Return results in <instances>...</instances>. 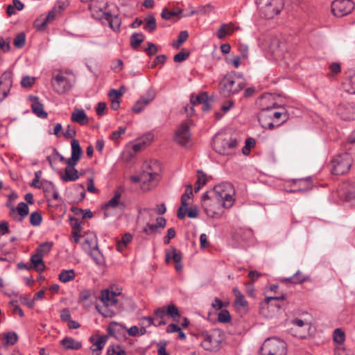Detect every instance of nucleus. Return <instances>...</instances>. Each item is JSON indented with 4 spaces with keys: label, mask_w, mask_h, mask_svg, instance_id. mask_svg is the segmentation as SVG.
Wrapping results in <instances>:
<instances>
[{
    "label": "nucleus",
    "mask_w": 355,
    "mask_h": 355,
    "mask_svg": "<svg viewBox=\"0 0 355 355\" xmlns=\"http://www.w3.org/2000/svg\"><path fill=\"white\" fill-rule=\"evenodd\" d=\"M228 189H232V185L229 182L222 183L215 186L214 188L216 198L219 200H223V206L225 208L231 207L234 202L233 196L231 193L227 192Z\"/></svg>",
    "instance_id": "8"
},
{
    "label": "nucleus",
    "mask_w": 355,
    "mask_h": 355,
    "mask_svg": "<svg viewBox=\"0 0 355 355\" xmlns=\"http://www.w3.org/2000/svg\"><path fill=\"white\" fill-rule=\"evenodd\" d=\"M218 320L222 323H227L230 322L231 315L227 309H221L218 315Z\"/></svg>",
    "instance_id": "45"
},
{
    "label": "nucleus",
    "mask_w": 355,
    "mask_h": 355,
    "mask_svg": "<svg viewBox=\"0 0 355 355\" xmlns=\"http://www.w3.org/2000/svg\"><path fill=\"white\" fill-rule=\"evenodd\" d=\"M78 178V171L75 168L66 167L64 175H61V179L64 182L76 181Z\"/></svg>",
    "instance_id": "22"
},
{
    "label": "nucleus",
    "mask_w": 355,
    "mask_h": 355,
    "mask_svg": "<svg viewBox=\"0 0 355 355\" xmlns=\"http://www.w3.org/2000/svg\"><path fill=\"white\" fill-rule=\"evenodd\" d=\"M144 35L141 33H134L130 37V46L133 49H137L144 40Z\"/></svg>",
    "instance_id": "25"
},
{
    "label": "nucleus",
    "mask_w": 355,
    "mask_h": 355,
    "mask_svg": "<svg viewBox=\"0 0 355 355\" xmlns=\"http://www.w3.org/2000/svg\"><path fill=\"white\" fill-rule=\"evenodd\" d=\"M286 343L277 337L268 338L259 349L261 355H286Z\"/></svg>",
    "instance_id": "3"
},
{
    "label": "nucleus",
    "mask_w": 355,
    "mask_h": 355,
    "mask_svg": "<svg viewBox=\"0 0 355 355\" xmlns=\"http://www.w3.org/2000/svg\"><path fill=\"white\" fill-rule=\"evenodd\" d=\"M42 220V216L40 212L34 211L30 216V223L33 226H39Z\"/></svg>",
    "instance_id": "41"
},
{
    "label": "nucleus",
    "mask_w": 355,
    "mask_h": 355,
    "mask_svg": "<svg viewBox=\"0 0 355 355\" xmlns=\"http://www.w3.org/2000/svg\"><path fill=\"white\" fill-rule=\"evenodd\" d=\"M182 12V9H179L177 12L175 11H170L166 8H164L161 13V17L162 19L169 20L173 17L178 16L181 14Z\"/></svg>",
    "instance_id": "37"
},
{
    "label": "nucleus",
    "mask_w": 355,
    "mask_h": 355,
    "mask_svg": "<svg viewBox=\"0 0 355 355\" xmlns=\"http://www.w3.org/2000/svg\"><path fill=\"white\" fill-rule=\"evenodd\" d=\"M157 175L158 173L156 172L144 171L143 173H141V176H143V178L141 180V182L144 183H146V182H152Z\"/></svg>",
    "instance_id": "46"
},
{
    "label": "nucleus",
    "mask_w": 355,
    "mask_h": 355,
    "mask_svg": "<svg viewBox=\"0 0 355 355\" xmlns=\"http://www.w3.org/2000/svg\"><path fill=\"white\" fill-rule=\"evenodd\" d=\"M190 139L189 121H184L175 132L174 141L182 146H186Z\"/></svg>",
    "instance_id": "10"
},
{
    "label": "nucleus",
    "mask_w": 355,
    "mask_h": 355,
    "mask_svg": "<svg viewBox=\"0 0 355 355\" xmlns=\"http://www.w3.org/2000/svg\"><path fill=\"white\" fill-rule=\"evenodd\" d=\"M308 279V277L304 276L300 271H297L292 277L282 279V282H291L293 284H301Z\"/></svg>",
    "instance_id": "26"
},
{
    "label": "nucleus",
    "mask_w": 355,
    "mask_h": 355,
    "mask_svg": "<svg viewBox=\"0 0 355 355\" xmlns=\"http://www.w3.org/2000/svg\"><path fill=\"white\" fill-rule=\"evenodd\" d=\"M207 182V175L202 171L198 170L197 171V181L196 184L203 187Z\"/></svg>",
    "instance_id": "47"
},
{
    "label": "nucleus",
    "mask_w": 355,
    "mask_h": 355,
    "mask_svg": "<svg viewBox=\"0 0 355 355\" xmlns=\"http://www.w3.org/2000/svg\"><path fill=\"white\" fill-rule=\"evenodd\" d=\"M10 304L12 306L13 313H17L20 317L24 316V311L21 307L17 304V301H11Z\"/></svg>",
    "instance_id": "59"
},
{
    "label": "nucleus",
    "mask_w": 355,
    "mask_h": 355,
    "mask_svg": "<svg viewBox=\"0 0 355 355\" xmlns=\"http://www.w3.org/2000/svg\"><path fill=\"white\" fill-rule=\"evenodd\" d=\"M157 231L155 224L147 223L143 228V232L147 235H150Z\"/></svg>",
    "instance_id": "56"
},
{
    "label": "nucleus",
    "mask_w": 355,
    "mask_h": 355,
    "mask_svg": "<svg viewBox=\"0 0 355 355\" xmlns=\"http://www.w3.org/2000/svg\"><path fill=\"white\" fill-rule=\"evenodd\" d=\"M105 19L108 22L109 26L116 33L120 31V26L121 24V19L119 15H112L110 12L105 13Z\"/></svg>",
    "instance_id": "17"
},
{
    "label": "nucleus",
    "mask_w": 355,
    "mask_h": 355,
    "mask_svg": "<svg viewBox=\"0 0 355 355\" xmlns=\"http://www.w3.org/2000/svg\"><path fill=\"white\" fill-rule=\"evenodd\" d=\"M123 89V87H121L119 89H112L109 92L110 97L114 100H119L120 97L123 94V92L122 91Z\"/></svg>",
    "instance_id": "52"
},
{
    "label": "nucleus",
    "mask_w": 355,
    "mask_h": 355,
    "mask_svg": "<svg viewBox=\"0 0 355 355\" xmlns=\"http://www.w3.org/2000/svg\"><path fill=\"white\" fill-rule=\"evenodd\" d=\"M53 245V243L49 241L42 243L36 249L35 254H40L43 257L51 250Z\"/></svg>",
    "instance_id": "29"
},
{
    "label": "nucleus",
    "mask_w": 355,
    "mask_h": 355,
    "mask_svg": "<svg viewBox=\"0 0 355 355\" xmlns=\"http://www.w3.org/2000/svg\"><path fill=\"white\" fill-rule=\"evenodd\" d=\"M166 311L164 307L158 308L155 311V315L159 319H165Z\"/></svg>",
    "instance_id": "63"
},
{
    "label": "nucleus",
    "mask_w": 355,
    "mask_h": 355,
    "mask_svg": "<svg viewBox=\"0 0 355 355\" xmlns=\"http://www.w3.org/2000/svg\"><path fill=\"white\" fill-rule=\"evenodd\" d=\"M51 85L53 90L58 94H64L71 88L69 80L61 74H58L52 79Z\"/></svg>",
    "instance_id": "11"
},
{
    "label": "nucleus",
    "mask_w": 355,
    "mask_h": 355,
    "mask_svg": "<svg viewBox=\"0 0 355 355\" xmlns=\"http://www.w3.org/2000/svg\"><path fill=\"white\" fill-rule=\"evenodd\" d=\"M148 48H146L144 51L149 56L151 57L158 52L157 46L151 42H148Z\"/></svg>",
    "instance_id": "51"
},
{
    "label": "nucleus",
    "mask_w": 355,
    "mask_h": 355,
    "mask_svg": "<svg viewBox=\"0 0 355 355\" xmlns=\"http://www.w3.org/2000/svg\"><path fill=\"white\" fill-rule=\"evenodd\" d=\"M288 118L289 114L284 108H282V111H275L273 110L272 107L262 108L258 114V121L261 126L270 130L280 126Z\"/></svg>",
    "instance_id": "1"
},
{
    "label": "nucleus",
    "mask_w": 355,
    "mask_h": 355,
    "mask_svg": "<svg viewBox=\"0 0 355 355\" xmlns=\"http://www.w3.org/2000/svg\"><path fill=\"white\" fill-rule=\"evenodd\" d=\"M20 301L22 304L27 306L28 308H33L35 305V302L33 300H31L29 297L26 296H22L20 297Z\"/></svg>",
    "instance_id": "61"
},
{
    "label": "nucleus",
    "mask_w": 355,
    "mask_h": 355,
    "mask_svg": "<svg viewBox=\"0 0 355 355\" xmlns=\"http://www.w3.org/2000/svg\"><path fill=\"white\" fill-rule=\"evenodd\" d=\"M75 272L73 269L62 270L58 275V279L63 283L69 282L75 278Z\"/></svg>",
    "instance_id": "28"
},
{
    "label": "nucleus",
    "mask_w": 355,
    "mask_h": 355,
    "mask_svg": "<svg viewBox=\"0 0 355 355\" xmlns=\"http://www.w3.org/2000/svg\"><path fill=\"white\" fill-rule=\"evenodd\" d=\"M171 259H173L175 263L182 261V254L179 250H177L175 247H171L169 250L166 251V262L169 263Z\"/></svg>",
    "instance_id": "19"
},
{
    "label": "nucleus",
    "mask_w": 355,
    "mask_h": 355,
    "mask_svg": "<svg viewBox=\"0 0 355 355\" xmlns=\"http://www.w3.org/2000/svg\"><path fill=\"white\" fill-rule=\"evenodd\" d=\"M213 148L216 153L220 155H228L230 150L237 145L236 139L227 134L218 133L213 138Z\"/></svg>",
    "instance_id": "5"
},
{
    "label": "nucleus",
    "mask_w": 355,
    "mask_h": 355,
    "mask_svg": "<svg viewBox=\"0 0 355 355\" xmlns=\"http://www.w3.org/2000/svg\"><path fill=\"white\" fill-rule=\"evenodd\" d=\"M125 132V128L119 127L118 130L114 131L110 135V139L112 140H117L122 134Z\"/></svg>",
    "instance_id": "60"
},
{
    "label": "nucleus",
    "mask_w": 355,
    "mask_h": 355,
    "mask_svg": "<svg viewBox=\"0 0 355 355\" xmlns=\"http://www.w3.org/2000/svg\"><path fill=\"white\" fill-rule=\"evenodd\" d=\"M29 213L28 206L24 202H19L17 207H12L9 216L16 222L21 223Z\"/></svg>",
    "instance_id": "12"
},
{
    "label": "nucleus",
    "mask_w": 355,
    "mask_h": 355,
    "mask_svg": "<svg viewBox=\"0 0 355 355\" xmlns=\"http://www.w3.org/2000/svg\"><path fill=\"white\" fill-rule=\"evenodd\" d=\"M107 355H126L124 349H121L119 345H110L107 350Z\"/></svg>",
    "instance_id": "39"
},
{
    "label": "nucleus",
    "mask_w": 355,
    "mask_h": 355,
    "mask_svg": "<svg viewBox=\"0 0 355 355\" xmlns=\"http://www.w3.org/2000/svg\"><path fill=\"white\" fill-rule=\"evenodd\" d=\"M189 37V33L187 31H182L178 36V40L174 42L172 46L175 49H178Z\"/></svg>",
    "instance_id": "35"
},
{
    "label": "nucleus",
    "mask_w": 355,
    "mask_h": 355,
    "mask_svg": "<svg viewBox=\"0 0 355 355\" xmlns=\"http://www.w3.org/2000/svg\"><path fill=\"white\" fill-rule=\"evenodd\" d=\"M60 318L63 322H69L71 320V313L68 309H64L62 311Z\"/></svg>",
    "instance_id": "62"
},
{
    "label": "nucleus",
    "mask_w": 355,
    "mask_h": 355,
    "mask_svg": "<svg viewBox=\"0 0 355 355\" xmlns=\"http://www.w3.org/2000/svg\"><path fill=\"white\" fill-rule=\"evenodd\" d=\"M109 208H119L120 211H123L125 208V203L121 202L120 200L112 197L102 207L103 209H107Z\"/></svg>",
    "instance_id": "23"
},
{
    "label": "nucleus",
    "mask_w": 355,
    "mask_h": 355,
    "mask_svg": "<svg viewBox=\"0 0 355 355\" xmlns=\"http://www.w3.org/2000/svg\"><path fill=\"white\" fill-rule=\"evenodd\" d=\"M244 86L243 83H239L236 85L232 74L230 73L225 76L220 81L219 92L223 96L229 97L238 94L243 89Z\"/></svg>",
    "instance_id": "6"
},
{
    "label": "nucleus",
    "mask_w": 355,
    "mask_h": 355,
    "mask_svg": "<svg viewBox=\"0 0 355 355\" xmlns=\"http://www.w3.org/2000/svg\"><path fill=\"white\" fill-rule=\"evenodd\" d=\"M166 313L167 315H170L175 321H178V318L180 317L179 311L177 306H175L174 304H171L168 306Z\"/></svg>",
    "instance_id": "40"
},
{
    "label": "nucleus",
    "mask_w": 355,
    "mask_h": 355,
    "mask_svg": "<svg viewBox=\"0 0 355 355\" xmlns=\"http://www.w3.org/2000/svg\"><path fill=\"white\" fill-rule=\"evenodd\" d=\"M29 98L33 102L31 105L33 112L41 119H46L48 114L44 110V105L40 102L39 98L35 96H30Z\"/></svg>",
    "instance_id": "16"
},
{
    "label": "nucleus",
    "mask_w": 355,
    "mask_h": 355,
    "mask_svg": "<svg viewBox=\"0 0 355 355\" xmlns=\"http://www.w3.org/2000/svg\"><path fill=\"white\" fill-rule=\"evenodd\" d=\"M354 9V3L352 0H335L331 4L332 13L338 17L347 15Z\"/></svg>",
    "instance_id": "9"
},
{
    "label": "nucleus",
    "mask_w": 355,
    "mask_h": 355,
    "mask_svg": "<svg viewBox=\"0 0 355 355\" xmlns=\"http://www.w3.org/2000/svg\"><path fill=\"white\" fill-rule=\"evenodd\" d=\"M89 255L98 266H101L103 263V254L98 248L97 243H96L93 249L89 250Z\"/></svg>",
    "instance_id": "27"
},
{
    "label": "nucleus",
    "mask_w": 355,
    "mask_h": 355,
    "mask_svg": "<svg viewBox=\"0 0 355 355\" xmlns=\"http://www.w3.org/2000/svg\"><path fill=\"white\" fill-rule=\"evenodd\" d=\"M155 97V92L148 89L144 96H142L133 105L132 110L135 113L141 112Z\"/></svg>",
    "instance_id": "13"
},
{
    "label": "nucleus",
    "mask_w": 355,
    "mask_h": 355,
    "mask_svg": "<svg viewBox=\"0 0 355 355\" xmlns=\"http://www.w3.org/2000/svg\"><path fill=\"white\" fill-rule=\"evenodd\" d=\"M26 43V35L24 33L21 32L17 35L14 39L13 44L15 47L21 49L24 47Z\"/></svg>",
    "instance_id": "36"
},
{
    "label": "nucleus",
    "mask_w": 355,
    "mask_h": 355,
    "mask_svg": "<svg viewBox=\"0 0 355 355\" xmlns=\"http://www.w3.org/2000/svg\"><path fill=\"white\" fill-rule=\"evenodd\" d=\"M63 135L66 139H72L76 136V132L74 128H72L69 125H68L67 130Z\"/></svg>",
    "instance_id": "58"
},
{
    "label": "nucleus",
    "mask_w": 355,
    "mask_h": 355,
    "mask_svg": "<svg viewBox=\"0 0 355 355\" xmlns=\"http://www.w3.org/2000/svg\"><path fill=\"white\" fill-rule=\"evenodd\" d=\"M71 155L80 159L83 155V150L80 146L79 141L76 139H73L71 142Z\"/></svg>",
    "instance_id": "31"
},
{
    "label": "nucleus",
    "mask_w": 355,
    "mask_h": 355,
    "mask_svg": "<svg viewBox=\"0 0 355 355\" xmlns=\"http://www.w3.org/2000/svg\"><path fill=\"white\" fill-rule=\"evenodd\" d=\"M202 337L201 346L205 350L216 352L220 349V345L224 341L225 334L219 329H214L210 333L203 334Z\"/></svg>",
    "instance_id": "4"
},
{
    "label": "nucleus",
    "mask_w": 355,
    "mask_h": 355,
    "mask_svg": "<svg viewBox=\"0 0 355 355\" xmlns=\"http://www.w3.org/2000/svg\"><path fill=\"white\" fill-rule=\"evenodd\" d=\"M132 236L130 233H125L123 236L121 241L118 242L117 249L121 251L132 241Z\"/></svg>",
    "instance_id": "38"
},
{
    "label": "nucleus",
    "mask_w": 355,
    "mask_h": 355,
    "mask_svg": "<svg viewBox=\"0 0 355 355\" xmlns=\"http://www.w3.org/2000/svg\"><path fill=\"white\" fill-rule=\"evenodd\" d=\"M47 21L46 19H37L33 24V26L35 28H36L37 31H42L45 29Z\"/></svg>",
    "instance_id": "53"
},
{
    "label": "nucleus",
    "mask_w": 355,
    "mask_h": 355,
    "mask_svg": "<svg viewBox=\"0 0 355 355\" xmlns=\"http://www.w3.org/2000/svg\"><path fill=\"white\" fill-rule=\"evenodd\" d=\"M333 338L335 343L342 345L345 340V334L341 329H336L333 333Z\"/></svg>",
    "instance_id": "32"
},
{
    "label": "nucleus",
    "mask_w": 355,
    "mask_h": 355,
    "mask_svg": "<svg viewBox=\"0 0 355 355\" xmlns=\"http://www.w3.org/2000/svg\"><path fill=\"white\" fill-rule=\"evenodd\" d=\"M41 189L43 190V192L45 194L49 193L53 191L54 189H55V184L47 180H42V187Z\"/></svg>",
    "instance_id": "44"
},
{
    "label": "nucleus",
    "mask_w": 355,
    "mask_h": 355,
    "mask_svg": "<svg viewBox=\"0 0 355 355\" xmlns=\"http://www.w3.org/2000/svg\"><path fill=\"white\" fill-rule=\"evenodd\" d=\"M107 338V337L106 336H102L95 343H94V345L97 347L96 349H92V350L93 352H96V355H100L101 351L103 349L105 345Z\"/></svg>",
    "instance_id": "34"
},
{
    "label": "nucleus",
    "mask_w": 355,
    "mask_h": 355,
    "mask_svg": "<svg viewBox=\"0 0 355 355\" xmlns=\"http://www.w3.org/2000/svg\"><path fill=\"white\" fill-rule=\"evenodd\" d=\"M6 343L7 345H12L17 343L18 340L17 334L15 332H8L5 336Z\"/></svg>",
    "instance_id": "50"
},
{
    "label": "nucleus",
    "mask_w": 355,
    "mask_h": 355,
    "mask_svg": "<svg viewBox=\"0 0 355 355\" xmlns=\"http://www.w3.org/2000/svg\"><path fill=\"white\" fill-rule=\"evenodd\" d=\"M70 225L73 230V231H80L82 228V221L74 217V216H70Z\"/></svg>",
    "instance_id": "48"
},
{
    "label": "nucleus",
    "mask_w": 355,
    "mask_h": 355,
    "mask_svg": "<svg viewBox=\"0 0 355 355\" xmlns=\"http://www.w3.org/2000/svg\"><path fill=\"white\" fill-rule=\"evenodd\" d=\"M167 341H160L157 344L158 349H157V354L158 355H169V354L166 352V345H167Z\"/></svg>",
    "instance_id": "55"
},
{
    "label": "nucleus",
    "mask_w": 355,
    "mask_h": 355,
    "mask_svg": "<svg viewBox=\"0 0 355 355\" xmlns=\"http://www.w3.org/2000/svg\"><path fill=\"white\" fill-rule=\"evenodd\" d=\"M42 258L43 257H42L40 254H35L31 257L30 261L32 263V265H31L32 270L34 269L39 272H42L45 270L46 265L44 264Z\"/></svg>",
    "instance_id": "18"
},
{
    "label": "nucleus",
    "mask_w": 355,
    "mask_h": 355,
    "mask_svg": "<svg viewBox=\"0 0 355 355\" xmlns=\"http://www.w3.org/2000/svg\"><path fill=\"white\" fill-rule=\"evenodd\" d=\"M256 144L255 139L250 137L245 140V146L243 147L242 153L245 155H248L250 152L251 148L254 147Z\"/></svg>",
    "instance_id": "43"
},
{
    "label": "nucleus",
    "mask_w": 355,
    "mask_h": 355,
    "mask_svg": "<svg viewBox=\"0 0 355 355\" xmlns=\"http://www.w3.org/2000/svg\"><path fill=\"white\" fill-rule=\"evenodd\" d=\"M207 92H201L198 95H191L190 101L192 105H196L198 104H201L203 102L207 101Z\"/></svg>",
    "instance_id": "33"
},
{
    "label": "nucleus",
    "mask_w": 355,
    "mask_h": 355,
    "mask_svg": "<svg viewBox=\"0 0 355 355\" xmlns=\"http://www.w3.org/2000/svg\"><path fill=\"white\" fill-rule=\"evenodd\" d=\"M232 291L236 297L234 301V306L240 307L247 306L248 302L245 300V297L241 292L237 288H234Z\"/></svg>",
    "instance_id": "24"
},
{
    "label": "nucleus",
    "mask_w": 355,
    "mask_h": 355,
    "mask_svg": "<svg viewBox=\"0 0 355 355\" xmlns=\"http://www.w3.org/2000/svg\"><path fill=\"white\" fill-rule=\"evenodd\" d=\"M331 173L336 175H344L347 173L352 166V157L347 153L339 155L332 161Z\"/></svg>",
    "instance_id": "7"
},
{
    "label": "nucleus",
    "mask_w": 355,
    "mask_h": 355,
    "mask_svg": "<svg viewBox=\"0 0 355 355\" xmlns=\"http://www.w3.org/2000/svg\"><path fill=\"white\" fill-rule=\"evenodd\" d=\"M120 294V292L110 291V289L103 290L98 296V299L103 303V306L96 304L95 306L96 309L105 318L113 317L115 312L110 309L109 306L116 305L118 300L116 297Z\"/></svg>",
    "instance_id": "2"
},
{
    "label": "nucleus",
    "mask_w": 355,
    "mask_h": 355,
    "mask_svg": "<svg viewBox=\"0 0 355 355\" xmlns=\"http://www.w3.org/2000/svg\"><path fill=\"white\" fill-rule=\"evenodd\" d=\"M35 80V78L31 77L28 76H26L22 78V79L21 80V85L24 88L31 87L33 86V85L34 84Z\"/></svg>",
    "instance_id": "49"
},
{
    "label": "nucleus",
    "mask_w": 355,
    "mask_h": 355,
    "mask_svg": "<svg viewBox=\"0 0 355 355\" xmlns=\"http://www.w3.org/2000/svg\"><path fill=\"white\" fill-rule=\"evenodd\" d=\"M146 25L144 26V29L148 31L149 33H152L157 28L156 19L153 15H148L145 18Z\"/></svg>",
    "instance_id": "30"
},
{
    "label": "nucleus",
    "mask_w": 355,
    "mask_h": 355,
    "mask_svg": "<svg viewBox=\"0 0 355 355\" xmlns=\"http://www.w3.org/2000/svg\"><path fill=\"white\" fill-rule=\"evenodd\" d=\"M285 300L284 295H281L277 296V297H267L265 299L264 302L261 303V306H262V307H264L265 306H268L270 304L271 305H272V302L277 301V300Z\"/></svg>",
    "instance_id": "54"
},
{
    "label": "nucleus",
    "mask_w": 355,
    "mask_h": 355,
    "mask_svg": "<svg viewBox=\"0 0 355 355\" xmlns=\"http://www.w3.org/2000/svg\"><path fill=\"white\" fill-rule=\"evenodd\" d=\"M107 107V104L105 102H99L97 104V107L96 108V114L98 116H102L105 114V110Z\"/></svg>",
    "instance_id": "57"
},
{
    "label": "nucleus",
    "mask_w": 355,
    "mask_h": 355,
    "mask_svg": "<svg viewBox=\"0 0 355 355\" xmlns=\"http://www.w3.org/2000/svg\"><path fill=\"white\" fill-rule=\"evenodd\" d=\"M65 349H79L82 347L81 343L71 337H65L60 341Z\"/></svg>",
    "instance_id": "21"
},
{
    "label": "nucleus",
    "mask_w": 355,
    "mask_h": 355,
    "mask_svg": "<svg viewBox=\"0 0 355 355\" xmlns=\"http://www.w3.org/2000/svg\"><path fill=\"white\" fill-rule=\"evenodd\" d=\"M79 159L80 158L71 155L70 158L66 159L65 163L69 166L68 167L74 168Z\"/></svg>",
    "instance_id": "64"
},
{
    "label": "nucleus",
    "mask_w": 355,
    "mask_h": 355,
    "mask_svg": "<svg viewBox=\"0 0 355 355\" xmlns=\"http://www.w3.org/2000/svg\"><path fill=\"white\" fill-rule=\"evenodd\" d=\"M343 87L347 93L355 94V70L350 69L345 73Z\"/></svg>",
    "instance_id": "15"
},
{
    "label": "nucleus",
    "mask_w": 355,
    "mask_h": 355,
    "mask_svg": "<svg viewBox=\"0 0 355 355\" xmlns=\"http://www.w3.org/2000/svg\"><path fill=\"white\" fill-rule=\"evenodd\" d=\"M190 55V52L187 51L185 49H182L180 52L175 54L173 57L175 62H182L187 60Z\"/></svg>",
    "instance_id": "42"
},
{
    "label": "nucleus",
    "mask_w": 355,
    "mask_h": 355,
    "mask_svg": "<svg viewBox=\"0 0 355 355\" xmlns=\"http://www.w3.org/2000/svg\"><path fill=\"white\" fill-rule=\"evenodd\" d=\"M282 7V0H272L265 7L266 17L272 18L280 12Z\"/></svg>",
    "instance_id": "14"
},
{
    "label": "nucleus",
    "mask_w": 355,
    "mask_h": 355,
    "mask_svg": "<svg viewBox=\"0 0 355 355\" xmlns=\"http://www.w3.org/2000/svg\"><path fill=\"white\" fill-rule=\"evenodd\" d=\"M87 116L82 109H75L71 114V119L73 122L80 125H85L87 123Z\"/></svg>",
    "instance_id": "20"
}]
</instances>
